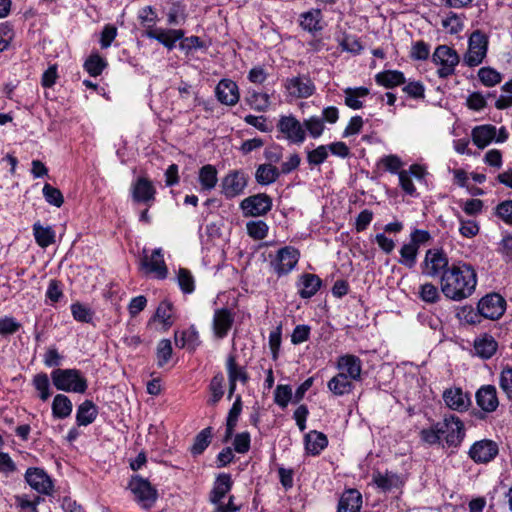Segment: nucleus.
<instances>
[{"label": "nucleus", "mask_w": 512, "mask_h": 512, "mask_svg": "<svg viewBox=\"0 0 512 512\" xmlns=\"http://www.w3.org/2000/svg\"><path fill=\"white\" fill-rule=\"evenodd\" d=\"M441 291L453 301H462L470 297L477 285V274L473 267L464 262H454L440 278Z\"/></svg>", "instance_id": "obj_1"}, {"label": "nucleus", "mask_w": 512, "mask_h": 512, "mask_svg": "<svg viewBox=\"0 0 512 512\" xmlns=\"http://www.w3.org/2000/svg\"><path fill=\"white\" fill-rule=\"evenodd\" d=\"M54 386L61 391L83 394L88 388L87 380L77 369H55L51 372Z\"/></svg>", "instance_id": "obj_2"}, {"label": "nucleus", "mask_w": 512, "mask_h": 512, "mask_svg": "<svg viewBox=\"0 0 512 512\" xmlns=\"http://www.w3.org/2000/svg\"><path fill=\"white\" fill-rule=\"evenodd\" d=\"M432 62L437 67V75L440 78H447L455 73L460 57L452 47L439 45L432 54Z\"/></svg>", "instance_id": "obj_3"}, {"label": "nucleus", "mask_w": 512, "mask_h": 512, "mask_svg": "<svg viewBox=\"0 0 512 512\" xmlns=\"http://www.w3.org/2000/svg\"><path fill=\"white\" fill-rule=\"evenodd\" d=\"M488 38L479 30L471 33L468 39V48L463 56V63L468 67L480 65L487 55Z\"/></svg>", "instance_id": "obj_4"}, {"label": "nucleus", "mask_w": 512, "mask_h": 512, "mask_svg": "<svg viewBox=\"0 0 512 512\" xmlns=\"http://www.w3.org/2000/svg\"><path fill=\"white\" fill-rule=\"evenodd\" d=\"M442 439L450 447H457L465 437L463 422L455 415L445 416L442 422H437Z\"/></svg>", "instance_id": "obj_5"}, {"label": "nucleus", "mask_w": 512, "mask_h": 512, "mask_svg": "<svg viewBox=\"0 0 512 512\" xmlns=\"http://www.w3.org/2000/svg\"><path fill=\"white\" fill-rule=\"evenodd\" d=\"M129 488L136 501L145 509L152 507L157 499L156 489L144 478L132 477L129 482Z\"/></svg>", "instance_id": "obj_6"}, {"label": "nucleus", "mask_w": 512, "mask_h": 512, "mask_svg": "<svg viewBox=\"0 0 512 512\" xmlns=\"http://www.w3.org/2000/svg\"><path fill=\"white\" fill-rule=\"evenodd\" d=\"M299 251L292 246H285L278 250L275 258L271 261L274 272L279 276L290 273L299 261Z\"/></svg>", "instance_id": "obj_7"}, {"label": "nucleus", "mask_w": 512, "mask_h": 512, "mask_svg": "<svg viewBox=\"0 0 512 512\" xmlns=\"http://www.w3.org/2000/svg\"><path fill=\"white\" fill-rule=\"evenodd\" d=\"M449 260L447 255L440 249H429L426 251L424 261L422 263V273L429 277H438L449 268Z\"/></svg>", "instance_id": "obj_8"}, {"label": "nucleus", "mask_w": 512, "mask_h": 512, "mask_svg": "<svg viewBox=\"0 0 512 512\" xmlns=\"http://www.w3.org/2000/svg\"><path fill=\"white\" fill-rule=\"evenodd\" d=\"M477 309L482 317L496 320L504 314L506 301L497 293L488 294L478 302Z\"/></svg>", "instance_id": "obj_9"}, {"label": "nucleus", "mask_w": 512, "mask_h": 512, "mask_svg": "<svg viewBox=\"0 0 512 512\" xmlns=\"http://www.w3.org/2000/svg\"><path fill=\"white\" fill-rule=\"evenodd\" d=\"M140 269L145 274H152L158 279H165L168 269L161 248L153 250L151 255L144 254L140 260Z\"/></svg>", "instance_id": "obj_10"}, {"label": "nucleus", "mask_w": 512, "mask_h": 512, "mask_svg": "<svg viewBox=\"0 0 512 512\" xmlns=\"http://www.w3.org/2000/svg\"><path fill=\"white\" fill-rule=\"evenodd\" d=\"M499 453L498 444L490 439H482L472 444L469 457L477 464H487L495 459Z\"/></svg>", "instance_id": "obj_11"}, {"label": "nucleus", "mask_w": 512, "mask_h": 512, "mask_svg": "<svg viewBox=\"0 0 512 512\" xmlns=\"http://www.w3.org/2000/svg\"><path fill=\"white\" fill-rule=\"evenodd\" d=\"M156 188L146 177L137 178L131 185V197L135 203L151 207L155 202Z\"/></svg>", "instance_id": "obj_12"}, {"label": "nucleus", "mask_w": 512, "mask_h": 512, "mask_svg": "<svg viewBox=\"0 0 512 512\" xmlns=\"http://www.w3.org/2000/svg\"><path fill=\"white\" fill-rule=\"evenodd\" d=\"M240 206L245 216H262L271 210L272 200L266 194H257L245 198Z\"/></svg>", "instance_id": "obj_13"}, {"label": "nucleus", "mask_w": 512, "mask_h": 512, "mask_svg": "<svg viewBox=\"0 0 512 512\" xmlns=\"http://www.w3.org/2000/svg\"><path fill=\"white\" fill-rule=\"evenodd\" d=\"M336 369L339 374H343L347 378L356 382L361 380L362 361L353 354H344L337 358Z\"/></svg>", "instance_id": "obj_14"}, {"label": "nucleus", "mask_w": 512, "mask_h": 512, "mask_svg": "<svg viewBox=\"0 0 512 512\" xmlns=\"http://www.w3.org/2000/svg\"><path fill=\"white\" fill-rule=\"evenodd\" d=\"M279 130L286 138L296 144H301L306 138L304 125L293 116H283L278 123Z\"/></svg>", "instance_id": "obj_15"}, {"label": "nucleus", "mask_w": 512, "mask_h": 512, "mask_svg": "<svg viewBox=\"0 0 512 512\" xmlns=\"http://www.w3.org/2000/svg\"><path fill=\"white\" fill-rule=\"evenodd\" d=\"M284 87L287 93L294 98H308L315 92L314 83L305 76L288 78Z\"/></svg>", "instance_id": "obj_16"}, {"label": "nucleus", "mask_w": 512, "mask_h": 512, "mask_svg": "<svg viewBox=\"0 0 512 512\" xmlns=\"http://www.w3.org/2000/svg\"><path fill=\"white\" fill-rule=\"evenodd\" d=\"M25 479L29 486L41 494H49L52 491L53 484L47 473L40 468H28L25 473Z\"/></svg>", "instance_id": "obj_17"}, {"label": "nucleus", "mask_w": 512, "mask_h": 512, "mask_svg": "<svg viewBox=\"0 0 512 512\" xmlns=\"http://www.w3.org/2000/svg\"><path fill=\"white\" fill-rule=\"evenodd\" d=\"M426 175L425 168L419 164H413L408 170H402L398 173L399 184L402 190L410 196H416V187L413 184L412 177L422 180Z\"/></svg>", "instance_id": "obj_18"}, {"label": "nucleus", "mask_w": 512, "mask_h": 512, "mask_svg": "<svg viewBox=\"0 0 512 512\" xmlns=\"http://www.w3.org/2000/svg\"><path fill=\"white\" fill-rule=\"evenodd\" d=\"M247 185L245 174L240 171H233L227 174L222 180V192L227 198L240 195Z\"/></svg>", "instance_id": "obj_19"}, {"label": "nucleus", "mask_w": 512, "mask_h": 512, "mask_svg": "<svg viewBox=\"0 0 512 512\" xmlns=\"http://www.w3.org/2000/svg\"><path fill=\"white\" fill-rule=\"evenodd\" d=\"M144 35L149 39L157 40L168 50H172L176 42L184 37V32L181 29H164L159 27L156 30H149Z\"/></svg>", "instance_id": "obj_20"}, {"label": "nucleus", "mask_w": 512, "mask_h": 512, "mask_svg": "<svg viewBox=\"0 0 512 512\" xmlns=\"http://www.w3.org/2000/svg\"><path fill=\"white\" fill-rule=\"evenodd\" d=\"M234 322L233 313L227 308L217 309L213 316V332L215 336L222 339L227 336Z\"/></svg>", "instance_id": "obj_21"}, {"label": "nucleus", "mask_w": 512, "mask_h": 512, "mask_svg": "<svg viewBox=\"0 0 512 512\" xmlns=\"http://www.w3.org/2000/svg\"><path fill=\"white\" fill-rule=\"evenodd\" d=\"M217 99L225 105L233 106L239 100V90L237 84L229 79L221 80L215 90Z\"/></svg>", "instance_id": "obj_22"}, {"label": "nucleus", "mask_w": 512, "mask_h": 512, "mask_svg": "<svg viewBox=\"0 0 512 512\" xmlns=\"http://www.w3.org/2000/svg\"><path fill=\"white\" fill-rule=\"evenodd\" d=\"M477 405L485 412H493L499 405L497 390L493 385H484L476 392Z\"/></svg>", "instance_id": "obj_23"}, {"label": "nucleus", "mask_w": 512, "mask_h": 512, "mask_svg": "<svg viewBox=\"0 0 512 512\" xmlns=\"http://www.w3.org/2000/svg\"><path fill=\"white\" fill-rule=\"evenodd\" d=\"M443 399L447 407L459 412L465 411L470 405L469 396L461 388L446 389Z\"/></svg>", "instance_id": "obj_24"}, {"label": "nucleus", "mask_w": 512, "mask_h": 512, "mask_svg": "<svg viewBox=\"0 0 512 512\" xmlns=\"http://www.w3.org/2000/svg\"><path fill=\"white\" fill-rule=\"evenodd\" d=\"M475 355L482 359H490L498 349V343L493 336L482 334L474 340Z\"/></svg>", "instance_id": "obj_25"}, {"label": "nucleus", "mask_w": 512, "mask_h": 512, "mask_svg": "<svg viewBox=\"0 0 512 512\" xmlns=\"http://www.w3.org/2000/svg\"><path fill=\"white\" fill-rule=\"evenodd\" d=\"M471 137L474 145L484 149L496 138V127L490 124L476 126L472 129Z\"/></svg>", "instance_id": "obj_26"}, {"label": "nucleus", "mask_w": 512, "mask_h": 512, "mask_svg": "<svg viewBox=\"0 0 512 512\" xmlns=\"http://www.w3.org/2000/svg\"><path fill=\"white\" fill-rule=\"evenodd\" d=\"M226 368L229 379V396L230 399L236 389V382L240 381L242 383H246L248 381V375L246 371L239 367L236 364L235 358L233 356H229L226 362Z\"/></svg>", "instance_id": "obj_27"}, {"label": "nucleus", "mask_w": 512, "mask_h": 512, "mask_svg": "<svg viewBox=\"0 0 512 512\" xmlns=\"http://www.w3.org/2000/svg\"><path fill=\"white\" fill-rule=\"evenodd\" d=\"M354 387V381L339 373L327 382L328 390L337 397L350 394Z\"/></svg>", "instance_id": "obj_28"}, {"label": "nucleus", "mask_w": 512, "mask_h": 512, "mask_svg": "<svg viewBox=\"0 0 512 512\" xmlns=\"http://www.w3.org/2000/svg\"><path fill=\"white\" fill-rule=\"evenodd\" d=\"M232 479L229 474L222 473L219 474L214 483L213 490L210 494V501L214 505H218L221 503L223 498L232 488Z\"/></svg>", "instance_id": "obj_29"}, {"label": "nucleus", "mask_w": 512, "mask_h": 512, "mask_svg": "<svg viewBox=\"0 0 512 512\" xmlns=\"http://www.w3.org/2000/svg\"><path fill=\"white\" fill-rule=\"evenodd\" d=\"M362 506V496L354 489L345 491L338 503L337 512H359Z\"/></svg>", "instance_id": "obj_30"}, {"label": "nucleus", "mask_w": 512, "mask_h": 512, "mask_svg": "<svg viewBox=\"0 0 512 512\" xmlns=\"http://www.w3.org/2000/svg\"><path fill=\"white\" fill-rule=\"evenodd\" d=\"M343 92L345 105L353 110L361 109L363 107V100L369 95V89L363 86L347 87Z\"/></svg>", "instance_id": "obj_31"}, {"label": "nucleus", "mask_w": 512, "mask_h": 512, "mask_svg": "<svg viewBox=\"0 0 512 512\" xmlns=\"http://www.w3.org/2000/svg\"><path fill=\"white\" fill-rule=\"evenodd\" d=\"M153 320L159 322L164 331L168 330L175 320L174 307L172 303L168 300L161 301L156 309Z\"/></svg>", "instance_id": "obj_32"}, {"label": "nucleus", "mask_w": 512, "mask_h": 512, "mask_svg": "<svg viewBox=\"0 0 512 512\" xmlns=\"http://www.w3.org/2000/svg\"><path fill=\"white\" fill-rule=\"evenodd\" d=\"M174 339L177 347L189 350H194L200 343L198 331L193 326L181 332L176 331Z\"/></svg>", "instance_id": "obj_33"}, {"label": "nucleus", "mask_w": 512, "mask_h": 512, "mask_svg": "<svg viewBox=\"0 0 512 512\" xmlns=\"http://www.w3.org/2000/svg\"><path fill=\"white\" fill-rule=\"evenodd\" d=\"M97 415L96 405L91 400H85L77 408L76 422L78 426H88L95 421Z\"/></svg>", "instance_id": "obj_34"}, {"label": "nucleus", "mask_w": 512, "mask_h": 512, "mask_svg": "<svg viewBox=\"0 0 512 512\" xmlns=\"http://www.w3.org/2000/svg\"><path fill=\"white\" fill-rule=\"evenodd\" d=\"M373 482L383 491H391L394 488H399L402 485V479L399 475L386 472H376L373 474Z\"/></svg>", "instance_id": "obj_35"}, {"label": "nucleus", "mask_w": 512, "mask_h": 512, "mask_svg": "<svg viewBox=\"0 0 512 512\" xmlns=\"http://www.w3.org/2000/svg\"><path fill=\"white\" fill-rule=\"evenodd\" d=\"M299 295L302 298H311L321 286V279L315 274H304L299 283Z\"/></svg>", "instance_id": "obj_36"}, {"label": "nucleus", "mask_w": 512, "mask_h": 512, "mask_svg": "<svg viewBox=\"0 0 512 512\" xmlns=\"http://www.w3.org/2000/svg\"><path fill=\"white\" fill-rule=\"evenodd\" d=\"M328 440L325 434L317 431H310L305 436V448L311 455H318L327 446Z\"/></svg>", "instance_id": "obj_37"}, {"label": "nucleus", "mask_w": 512, "mask_h": 512, "mask_svg": "<svg viewBox=\"0 0 512 512\" xmlns=\"http://www.w3.org/2000/svg\"><path fill=\"white\" fill-rule=\"evenodd\" d=\"M33 234L36 243L42 248H46L55 242L56 235L51 226H43L40 222H36L33 225Z\"/></svg>", "instance_id": "obj_38"}, {"label": "nucleus", "mask_w": 512, "mask_h": 512, "mask_svg": "<svg viewBox=\"0 0 512 512\" xmlns=\"http://www.w3.org/2000/svg\"><path fill=\"white\" fill-rule=\"evenodd\" d=\"M198 181L202 191H211L214 189L218 182L216 168L211 164L201 167L198 174Z\"/></svg>", "instance_id": "obj_39"}, {"label": "nucleus", "mask_w": 512, "mask_h": 512, "mask_svg": "<svg viewBox=\"0 0 512 512\" xmlns=\"http://www.w3.org/2000/svg\"><path fill=\"white\" fill-rule=\"evenodd\" d=\"M73 404L64 394H57L52 402V414L55 418L64 419L71 415Z\"/></svg>", "instance_id": "obj_40"}, {"label": "nucleus", "mask_w": 512, "mask_h": 512, "mask_svg": "<svg viewBox=\"0 0 512 512\" xmlns=\"http://www.w3.org/2000/svg\"><path fill=\"white\" fill-rule=\"evenodd\" d=\"M375 81L385 88H393L405 82L404 74L397 70H387L376 74Z\"/></svg>", "instance_id": "obj_41"}, {"label": "nucleus", "mask_w": 512, "mask_h": 512, "mask_svg": "<svg viewBox=\"0 0 512 512\" xmlns=\"http://www.w3.org/2000/svg\"><path fill=\"white\" fill-rule=\"evenodd\" d=\"M280 175V171L272 164H261L255 172V179L261 185H269L275 182Z\"/></svg>", "instance_id": "obj_42"}, {"label": "nucleus", "mask_w": 512, "mask_h": 512, "mask_svg": "<svg viewBox=\"0 0 512 512\" xmlns=\"http://www.w3.org/2000/svg\"><path fill=\"white\" fill-rule=\"evenodd\" d=\"M246 102L252 109L264 112L270 106V97L267 93L252 90L248 92Z\"/></svg>", "instance_id": "obj_43"}, {"label": "nucleus", "mask_w": 512, "mask_h": 512, "mask_svg": "<svg viewBox=\"0 0 512 512\" xmlns=\"http://www.w3.org/2000/svg\"><path fill=\"white\" fill-rule=\"evenodd\" d=\"M419 248L414 243H407L404 244L400 249V259L399 263L403 266L412 269L417 262V255H418Z\"/></svg>", "instance_id": "obj_44"}, {"label": "nucleus", "mask_w": 512, "mask_h": 512, "mask_svg": "<svg viewBox=\"0 0 512 512\" xmlns=\"http://www.w3.org/2000/svg\"><path fill=\"white\" fill-rule=\"evenodd\" d=\"M138 19L143 28H145L144 33H148L149 30H156V22L158 21V16L155 10L151 6H145L141 8L138 12Z\"/></svg>", "instance_id": "obj_45"}, {"label": "nucleus", "mask_w": 512, "mask_h": 512, "mask_svg": "<svg viewBox=\"0 0 512 512\" xmlns=\"http://www.w3.org/2000/svg\"><path fill=\"white\" fill-rule=\"evenodd\" d=\"M173 353L172 343L169 339H162L156 348L157 366L163 368L171 359Z\"/></svg>", "instance_id": "obj_46"}, {"label": "nucleus", "mask_w": 512, "mask_h": 512, "mask_svg": "<svg viewBox=\"0 0 512 512\" xmlns=\"http://www.w3.org/2000/svg\"><path fill=\"white\" fill-rule=\"evenodd\" d=\"M212 437V429L207 427L203 429L200 433L195 437L194 443L191 447V452L193 455H200L204 452V450L209 446Z\"/></svg>", "instance_id": "obj_47"}, {"label": "nucleus", "mask_w": 512, "mask_h": 512, "mask_svg": "<svg viewBox=\"0 0 512 512\" xmlns=\"http://www.w3.org/2000/svg\"><path fill=\"white\" fill-rule=\"evenodd\" d=\"M320 20V10H312L302 14L300 24L303 29L309 32H314L321 29Z\"/></svg>", "instance_id": "obj_48"}, {"label": "nucleus", "mask_w": 512, "mask_h": 512, "mask_svg": "<svg viewBox=\"0 0 512 512\" xmlns=\"http://www.w3.org/2000/svg\"><path fill=\"white\" fill-rule=\"evenodd\" d=\"M106 61L99 54H92L84 63V69L90 76H99L106 67Z\"/></svg>", "instance_id": "obj_49"}, {"label": "nucleus", "mask_w": 512, "mask_h": 512, "mask_svg": "<svg viewBox=\"0 0 512 512\" xmlns=\"http://www.w3.org/2000/svg\"><path fill=\"white\" fill-rule=\"evenodd\" d=\"M33 385L39 392L41 400L46 401L50 397V382L47 374L39 373L35 375L33 378Z\"/></svg>", "instance_id": "obj_50"}, {"label": "nucleus", "mask_w": 512, "mask_h": 512, "mask_svg": "<svg viewBox=\"0 0 512 512\" xmlns=\"http://www.w3.org/2000/svg\"><path fill=\"white\" fill-rule=\"evenodd\" d=\"M305 130L312 138H319L324 131V122L321 117L311 116L303 122Z\"/></svg>", "instance_id": "obj_51"}, {"label": "nucleus", "mask_w": 512, "mask_h": 512, "mask_svg": "<svg viewBox=\"0 0 512 512\" xmlns=\"http://www.w3.org/2000/svg\"><path fill=\"white\" fill-rule=\"evenodd\" d=\"M224 376L221 373L215 375L210 383L211 398L209 403L216 404L223 396Z\"/></svg>", "instance_id": "obj_52"}, {"label": "nucleus", "mask_w": 512, "mask_h": 512, "mask_svg": "<svg viewBox=\"0 0 512 512\" xmlns=\"http://www.w3.org/2000/svg\"><path fill=\"white\" fill-rule=\"evenodd\" d=\"M246 227L248 235L256 240L265 238L268 233V225L262 220L249 221Z\"/></svg>", "instance_id": "obj_53"}, {"label": "nucleus", "mask_w": 512, "mask_h": 512, "mask_svg": "<svg viewBox=\"0 0 512 512\" xmlns=\"http://www.w3.org/2000/svg\"><path fill=\"white\" fill-rule=\"evenodd\" d=\"M478 77L485 86H494L501 81V75L495 69L483 67L478 71Z\"/></svg>", "instance_id": "obj_54"}, {"label": "nucleus", "mask_w": 512, "mask_h": 512, "mask_svg": "<svg viewBox=\"0 0 512 512\" xmlns=\"http://www.w3.org/2000/svg\"><path fill=\"white\" fill-rule=\"evenodd\" d=\"M42 191L45 200L49 204L56 207H60L63 204L64 198L59 189L51 186L50 184H45Z\"/></svg>", "instance_id": "obj_55"}, {"label": "nucleus", "mask_w": 512, "mask_h": 512, "mask_svg": "<svg viewBox=\"0 0 512 512\" xmlns=\"http://www.w3.org/2000/svg\"><path fill=\"white\" fill-rule=\"evenodd\" d=\"M499 386L506 396L512 400V367L505 366L499 376Z\"/></svg>", "instance_id": "obj_56"}, {"label": "nucleus", "mask_w": 512, "mask_h": 512, "mask_svg": "<svg viewBox=\"0 0 512 512\" xmlns=\"http://www.w3.org/2000/svg\"><path fill=\"white\" fill-rule=\"evenodd\" d=\"M419 297L426 303H435L439 300L440 295L435 285L432 283H425L420 287Z\"/></svg>", "instance_id": "obj_57"}, {"label": "nucleus", "mask_w": 512, "mask_h": 512, "mask_svg": "<svg viewBox=\"0 0 512 512\" xmlns=\"http://www.w3.org/2000/svg\"><path fill=\"white\" fill-rule=\"evenodd\" d=\"M274 394L276 404L282 408H285L291 400L293 401L294 395L288 385H278Z\"/></svg>", "instance_id": "obj_58"}, {"label": "nucleus", "mask_w": 512, "mask_h": 512, "mask_svg": "<svg viewBox=\"0 0 512 512\" xmlns=\"http://www.w3.org/2000/svg\"><path fill=\"white\" fill-rule=\"evenodd\" d=\"M328 155V146L320 145L316 149L308 152L307 160L310 165H320L326 161Z\"/></svg>", "instance_id": "obj_59"}, {"label": "nucleus", "mask_w": 512, "mask_h": 512, "mask_svg": "<svg viewBox=\"0 0 512 512\" xmlns=\"http://www.w3.org/2000/svg\"><path fill=\"white\" fill-rule=\"evenodd\" d=\"M458 220L459 232L463 237L472 238L479 233V226L474 220H465L462 216H458Z\"/></svg>", "instance_id": "obj_60"}, {"label": "nucleus", "mask_w": 512, "mask_h": 512, "mask_svg": "<svg viewBox=\"0 0 512 512\" xmlns=\"http://www.w3.org/2000/svg\"><path fill=\"white\" fill-rule=\"evenodd\" d=\"M178 283L181 288V290L184 293H192L194 291V279L191 275L190 271L181 268L178 272Z\"/></svg>", "instance_id": "obj_61"}, {"label": "nucleus", "mask_w": 512, "mask_h": 512, "mask_svg": "<svg viewBox=\"0 0 512 512\" xmlns=\"http://www.w3.org/2000/svg\"><path fill=\"white\" fill-rule=\"evenodd\" d=\"M71 313L74 319L79 322L89 323L92 320L91 310L80 303H74L71 305Z\"/></svg>", "instance_id": "obj_62"}, {"label": "nucleus", "mask_w": 512, "mask_h": 512, "mask_svg": "<svg viewBox=\"0 0 512 512\" xmlns=\"http://www.w3.org/2000/svg\"><path fill=\"white\" fill-rule=\"evenodd\" d=\"M496 215L506 224L512 225V200H505L496 206Z\"/></svg>", "instance_id": "obj_63"}, {"label": "nucleus", "mask_w": 512, "mask_h": 512, "mask_svg": "<svg viewBox=\"0 0 512 512\" xmlns=\"http://www.w3.org/2000/svg\"><path fill=\"white\" fill-rule=\"evenodd\" d=\"M498 252L507 262H512V234H509L500 241Z\"/></svg>", "instance_id": "obj_64"}]
</instances>
